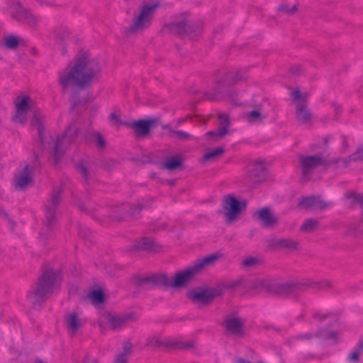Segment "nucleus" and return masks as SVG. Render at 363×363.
<instances>
[{
    "mask_svg": "<svg viewBox=\"0 0 363 363\" xmlns=\"http://www.w3.org/2000/svg\"><path fill=\"white\" fill-rule=\"evenodd\" d=\"M101 67L97 59L82 50L65 69L58 73V84L62 91L85 89L99 80Z\"/></svg>",
    "mask_w": 363,
    "mask_h": 363,
    "instance_id": "nucleus-1",
    "label": "nucleus"
},
{
    "mask_svg": "<svg viewBox=\"0 0 363 363\" xmlns=\"http://www.w3.org/2000/svg\"><path fill=\"white\" fill-rule=\"evenodd\" d=\"M43 115L38 111L34 113L31 119V124L37 127L40 138V145L43 150H47L54 155L55 162L63 155L65 150L72 143L79 133V128L75 122L72 123L65 133L54 140L51 137L43 135Z\"/></svg>",
    "mask_w": 363,
    "mask_h": 363,
    "instance_id": "nucleus-2",
    "label": "nucleus"
},
{
    "mask_svg": "<svg viewBox=\"0 0 363 363\" xmlns=\"http://www.w3.org/2000/svg\"><path fill=\"white\" fill-rule=\"evenodd\" d=\"M62 279L59 272L48 269L39 277L35 286L27 295V300L33 308L41 305L60 287Z\"/></svg>",
    "mask_w": 363,
    "mask_h": 363,
    "instance_id": "nucleus-3",
    "label": "nucleus"
},
{
    "mask_svg": "<svg viewBox=\"0 0 363 363\" xmlns=\"http://www.w3.org/2000/svg\"><path fill=\"white\" fill-rule=\"evenodd\" d=\"M159 3H144L133 13L132 22L125 29L127 35H135L149 29L154 21Z\"/></svg>",
    "mask_w": 363,
    "mask_h": 363,
    "instance_id": "nucleus-4",
    "label": "nucleus"
},
{
    "mask_svg": "<svg viewBox=\"0 0 363 363\" xmlns=\"http://www.w3.org/2000/svg\"><path fill=\"white\" fill-rule=\"evenodd\" d=\"M218 258V256L212 254L201 260L196 262L192 266L186 269L177 272L174 275V281L170 279L169 287L177 288L184 285L190 281L196 274L201 272L207 266L213 264Z\"/></svg>",
    "mask_w": 363,
    "mask_h": 363,
    "instance_id": "nucleus-5",
    "label": "nucleus"
},
{
    "mask_svg": "<svg viewBox=\"0 0 363 363\" xmlns=\"http://www.w3.org/2000/svg\"><path fill=\"white\" fill-rule=\"evenodd\" d=\"M62 192V188L61 186L55 188L45 203V218L43 227L40 232L41 236H46L57 223V208L60 202Z\"/></svg>",
    "mask_w": 363,
    "mask_h": 363,
    "instance_id": "nucleus-6",
    "label": "nucleus"
},
{
    "mask_svg": "<svg viewBox=\"0 0 363 363\" xmlns=\"http://www.w3.org/2000/svg\"><path fill=\"white\" fill-rule=\"evenodd\" d=\"M292 102L295 106V118L296 121L307 127L313 123V114L308 108V94L301 93L298 89L291 91Z\"/></svg>",
    "mask_w": 363,
    "mask_h": 363,
    "instance_id": "nucleus-7",
    "label": "nucleus"
},
{
    "mask_svg": "<svg viewBox=\"0 0 363 363\" xmlns=\"http://www.w3.org/2000/svg\"><path fill=\"white\" fill-rule=\"evenodd\" d=\"M164 30L179 35H187L191 38L194 34L197 35L201 33V28L188 18L187 13L174 16L171 22L164 26Z\"/></svg>",
    "mask_w": 363,
    "mask_h": 363,
    "instance_id": "nucleus-8",
    "label": "nucleus"
},
{
    "mask_svg": "<svg viewBox=\"0 0 363 363\" xmlns=\"http://www.w3.org/2000/svg\"><path fill=\"white\" fill-rule=\"evenodd\" d=\"M246 202L236 199L233 194L225 196L222 199V211L225 223L230 225L235 222L242 211L246 208Z\"/></svg>",
    "mask_w": 363,
    "mask_h": 363,
    "instance_id": "nucleus-9",
    "label": "nucleus"
},
{
    "mask_svg": "<svg viewBox=\"0 0 363 363\" xmlns=\"http://www.w3.org/2000/svg\"><path fill=\"white\" fill-rule=\"evenodd\" d=\"M298 163L302 177L308 180L315 169L325 164V160L320 154L301 155L298 157Z\"/></svg>",
    "mask_w": 363,
    "mask_h": 363,
    "instance_id": "nucleus-10",
    "label": "nucleus"
},
{
    "mask_svg": "<svg viewBox=\"0 0 363 363\" xmlns=\"http://www.w3.org/2000/svg\"><path fill=\"white\" fill-rule=\"evenodd\" d=\"M133 318L131 313L123 315H113L107 312L101 314L98 322L101 329L104 328V324L108 323L113 330H118L126 325Z\"/></svg>",
    "mask_w": 363,
    "mask_h": 363,
    "instance_id": "nucleus-11",
    "label": "nucleus"
},
{
    "mask_svg": "<svg viewBox=\"0 0 363 363\" xmlns=\"http://www.w3.org/2000/svg\"><path fill=\"white\" fill-rule=\"evenodd\" d=\"M245 320L239 316L235 311H232L224 318L225 329L228 333L236 337L244 335L243 327Z\"/></svg>",
    "mask_w": 363,
    "mask_h": 363,
    "instance_id": "nucleus-12",
    "label": "nucleus"
},
{
    "mask_svg": "<svg viewBox=\"0 0 363 363\" xmlns=\"http://www.w3.org/2000/svg\"><path fill=\"white\" fill-rule=\"evenodd\" d=\"M136 285L147 289L154 286L169 287L170 279L164 274H154L145 277H138Z\"/></svg>",
    "mask_w": 363,
    "mask_h": 363,
    "instance_id": "nucleus-13",
    "label": "nucleus"
},
{
    "mask_svg": "<svg viewBox=\"0 0 363 363\" xmlns=\"http://www.w3.org/2000/svg\"><path fill=\"white\" fill-rule=\"evenodd\" d=\"M301 292H304L303 280L291 282L274 281L273 294L284 296Z\"/></svg>",
    "mask_w": 363,
    "mask_h": 363,
    "instance_id": "nucleus-14",
    "label": "nucleus"
},
{
    "mask_svg": "<svg viewBox=\"0 0 363 363\" xmlns=\"http://www.w3.org/2000/svg\"><path fill=\"white\" fill-rule=\"evenodd\" d=\"M332 203L324 201L319 196H310L302 198L298 202V206L308 211L325 210L331 206Z\"/></svg>",
    "mask_w": 363,
    "mask_h": 363,
    "instance_id": "nucleus-15",
    "label": "nucleus"
},
{
    "mask_svg": "<svg viewBox=\"0 0 363 363\" xmlns=\"http://www.w3.org/2000/svg\"><path fill=\"white\" fill-rule=\"evenodd\" d=\"M221 295V290L216 289L215 287L199 291H192L190 294V298L192 301L196 303H202L205 305L211 302L215 297L220 296Z\"/></svg>",
    "mask_w": 363,
    "mask_h": 363,
    "instance_id": "nucleus-16",
    "label": "nucleus"
},
{
    "mask_svg": "<svg viewBox=\"0 0 363 363\" xmlns=\"http://www.w3.org/2000/svg\"><path fill=\"white\" fill-rule=\"evenodd\" d=\"M267 169L262 162L257 161L248 166L247 178L252 183H259L265 180Z\"/></svg>",
    "mask_w": 363,
    "mask_h": 363,
    "instance_id": "nucleus-17",
    "label": "nucleus"
},
{
    "mask_svg": "<svg viewBox=\"0 0 363 363\" xmlns=\"http://www.w3.org/2000/svg\"><path fill=\"white\" fill-rule=\"evenodd\" d=\"M145 206L139 204L138 206L129 203L123 204L112 211V216L118 220L125 219L128 216H133L138 213Z\"/></svg>",
    "mask_w": 363,
    "mask_h": 363,
    "instance_id": "nucleus-18",
    "label": "nucleus"
},
{
    "mask_svg": "<svg viewBox=\"0 0 363 363\" xmlns=\"http://www.w3.org/2000/svg\"><path fill=\"white\" fill-rule=\"evenodd\" d=\"M65 323L68 333L72 336L74 335L83 325L82 318L79 315L74 311L67 314Z\"/></svg>",
    "mask_w": 363,
    "mask_h": 363,
    "instance_id": "nucleus-19",
    "label": "nucleus"
},
{
    "mask_svg": "<svg viewBox=\"0 0 363 363\" xmlns=\"http://www.w3.org/2000/svg\"><path fill=\"white\" fill-rule=\"evenodd\" d=\"M268 242L271 247L277 250L293 251L298 250L299 245L296 240L291 238H272Z\"/></svg>",
    "mask_w": 363,
    "mask_h": 363,
    "instance_id": "nucleus-20",
    "label": "nucleus"
},
{
    "mask_svg": "<svg viewBox=\"0 0 363 363\" xmlns=\"http://www.w3.org/2000/svg\"><path fill=\"white\" fill-rule=\"evenodd\" d=\"M31 182V168L28 164H26L15 177L16 188L18 190H24L30 185Z\"/></svg>",
    "mask_w": 363,
    "mask_h": 363,
    "instance_id": "nucleus-21",
    "label": "nucleus"
},
{
    "mask_svg": "<svg viewBox=\"0 0 363 363\" xmlns=\"http://www.w3.org/2000/svg\"><path fill=\"white\" fill-rule=\"evenodd\" d=\"M258 220L262 221L266 227H270L277 223V218L272 213L268 207L258 209L255 212Z\"/></svg>",
    "mask_w": 363,
    "mask_h": 363,
    "instance_id": "nucleus-22",
    "label": "nucleus"
},
{
    "mask_svg": "<svg viewBox=\"0 0 363 363\" xmlns=\"http://www.w3.org/2000/svg\"><path fill=\"white\" fill-rule=\"evenodd\" d=\"M274 281L267 279H259L253 281L251 284V289L269 293L274 292Z\"/></svg>",
    "mask_w": 363,
    "mask_h": 363,
    "instance_id": "nucleus-23",
    "label": "nucleus"
},
{
    "mask_svg": "<svg viewBox=\"0 0 363 363\" xmlns=\"http://www.w3.org/2000/svg\"><path fill=\"white\" fill-rule=\"evenodd\" d=\"M26 10L21 3L18 1H11L9 4L8 11L11 17L19 22L22 18L23 13Z\"/></svg>",
    "mask_w": 363,
    "mask_h": 363,
    "instance_id": "nucleus-24",
    "label": "nucleus"
},
{
    "mask_svg": "<svg viewBox=\"0 0 363 363\" xmlns=\"http://www.w3.org/2000/svg\"><path fill=\"white\" fill-rule=\"evenodd\" d=\"M154 122L155 121L152 119L140 120L132 123L131 128L137 135H145L149 133L150 127Z\"/></svg>",
    "mask_w": 363,
    "mask_h": 363,
    "instance_id": "nucleus-25",
    "label": "nucleus"
},
{
    "mask_svg": "<svg viewBox=\"0 0 363 363\" xmlns=\"http://www.w3.org/2000/svg\"><path fill=\"white\" fill-rule=\"evenodd\" d=\"M246 78L247 77L241 70L237 72H229L225 75L223 80L219 82V84L220 86H229L245 80Z\"/></svg>",
    "mask_w": 363,
    "mask_h": 363,
    "instance_id": "nucleus-26",
    "label": "nucleus"
},
{
    "mask_svg": "<svg viewBox=\"0 0 363 363\" xmlns=\"http://www.w3.org/2000/svg\"><path fill=\"white\" fill-rule=\"evenodd\" d=\"M304 291L307 289L311 288L313 289L318 290H326L330 289L333 286L332 283L329 280H321V281H313L311 279L303 280Z\"/></svg>",
    "mask_w": 363,
    "mask_h": 363,
    "instance_id": "nucleus-27",
    "label": "nucleus"
},
{
    "mask_svg": "<svg viewBox=\"0 0 363 363\" xmlns=\"http://www.w3.org/2000/svg\"><path fill=\"white\" fill-rule=\"evenodd\" d=\"M53 34L59 43L64 44L70 39L71 31L67 26H60L54 28Z\"/></svg>",
    "mask_w": 363,
    "mask_h": 363,
    "instance_id": "nucleus-28",
    "label": "nucleus"
},
{
    "mask_svg": "<svg viewBox=\"0 0 363 363\" xmlns=\"http://www.w3.org/2000/svg\"><path fill=\"white\" fill-rule=\"evenodd\" d=\"M40 19L39 16L35 15L29 9H26L19 23L35 28L38 26Z\"/></svg>",
    "mask_w": 363,
    "mask_h": 363,
    "instance_id": "nucleus-29",
    "label": "nucleus"
},
{
    "mask_svg": "<svg viewBox=\"0 0 363 363\" xmlns=\"http://www.w3.org/2000/svg\"><path fill=\"white\" fill-rule=\"evenodd\" d=\"M146 345L147 347L152 349H156L161 347H170V340H162L159 336L154 335L147 338Z\"/></svg>",
    "mask_w": 363,
    "mask_h": 363,
    "instance_id": "nucleus-30",
    "label": "nucleus"
},
{
    "mask_svg": "<svg viewBox=\"0 0 363 363\" xmlns=\"http://www.w3.org/2000/svg\"><path fill=\"white\" fill-rule=\"evenodd\" d=\"M262 263V261L261 258L258 257L248 256L241 261L240 265L242 269L250 270L255 269Z\"/></svg>",
    "mask_w": 363,
    "mask_h": 363,
    "instance_id": "nucleus-31",
    "label": "nucleus"
},
{
    "mask_svg": "<svg viewBox=\"0 0 363 363\" xmlns=\"http://www.w3.org/2000/svg\"><path fill=\"white\" fill-rule=\"evenodd\" d=\"M182 164L181 159L176 157H171L162 163V167L169 171H173L178 169Z\"/></svg>",
    "mask_w": 363,
    "mask_h": 363,
    "instance_id": "nucleus-32",
    "label": "nucleus"
},
{
    "mask_svg": "<svg viewBox=\"0 0 363 363\" xmlns=\"http://www.w3.org/2000/svg\"><path fill=\"white\" fill-rule=\"evenodd\" d=\"M245 118L250 123H262L265 116L258 110H253L245 114Z\"/></svg>",
    "mask_w": 363,
    "mask_h": 363,
    "instance_id": "nucleus-33",
    "label": "nucleus"
},
{
    "mask_svg": "<svg viewBox=\"0 0 363 363\" xmlns=\"http://www.w3.org/2000/svg\"><path fill=\"white\" fill-rule=\"evenodd\" d=\"M195 345V342L194 340H186V341H173L170 340V347L182 350H189L193 349Z\"/></svg>",
    "mask_w": 363,
    "mask_h": 363,
    "instance_id": "nucleus-34",
    "label": "nucleus"
},
{
    "mask_svg": "<svg viewBox=\"0 0 363 363\" xmlns=\"http://www.w3.org/2000/svg\"><path fill=\"white\" fill-rule=\"evenodd\" d=\"M33 101L28 96H23L21 99L18 98L16 101V108L20 111L28 112L31 109Z\"/></svg>",
    "mask_w": 363,
    "mask_h": 363,
    "instance_id": "nucleus-35",
    "label": "nucleus"
},
{
    "mask_svg": "<svg viewBox=\"0 0 363 363\" xmlns=\"http://www.w3.org/2000/svg\"><path fill=\"white\" fill-rule=\"evenodd\" d=\"M350 162V156H348L347 157L331 159L328 162V165L334 169H343L346 168Z\"/></svg>",
    "mask_w": 363,
    "mask_h": 363,
    "instance_id": "nucleus-36",
    "label": "nucleus"
},
{
    "mask_svg": "<svg viewBox=\"0 0 363 363\" xmlns=\"http://www.w3.org/2000/svg\"><path fill=\"white\" fill-rule=\"evenodd\" d=\"M318 225H319V222L318 220L313 219V218H309V219H306L303 223L300 229H301V231H302L303 233H311V232L314 231L315 230H316L318 227Z\"/></svg>",
    "mask_w": 363,
    "mask_h": 363,
    "instance_id": "nucleus-37",
    "label": "nucleus"
},
{
    "mask_svg": "<svg viewBox=\"0 0 363 363\" xmlns=\"http://www.w3.org/2000/svg\"><path fill=\"white\" fill-rule=\"evenodd\" d=\"M164 128L169 130V134L171 137L175 138L178 140H185L193 138V136L183 130H173L169 125H165Z\"/></svg>",
    "mask_w": 363,
    "mask_h": 363,
    "instance_id": "nucleus-38",
    "label": "nucleus"
},
{
    "mask_svg": "<svg viewBox=\"0 0 363 363\" xmlns=\"http://www.w3.org/2000/svg\"><path fill=\"white\" fill-rule=\"evenodd\" d=\"M219 119L220 121L218 126V135L220 137H223L228 133V128L230 125L228 116L226 114H220Z\"/></svg>",
    "mask_w": 363,
    "mask_h": 363,
    "instance_id": "nucleus-39",
    "label": "nucleus"
},
{
    "mask_svg": "<svg viewBox=\"0 0 363 363\" xmlns=\"http://www.w3.org/2000/svg\"><path fill=\"white\" fill-rule=\"evenodd\" d=\"M241 284V280L236 279V280H231L228 281L216 287V289H220L222 291V295L225 293L227 290H235L239 287V286Z\"/></svg>",
    "mask_w": 363,
    "mask_h": 363,
    "instance_id": "nucleus-40",
    "label": "nucleus"
},
{
    "mask_svg": "<svg viewBox=\"0 0 363 363\" xmlns=\"http://www.w3.org/2000/svg\"><path fill=\"white\" fill-rule=\"evenodd\" d=\"M154 242L152 238H143L134 245V247L136 250H148L152 248Z\"/></svg>",
    "mask_w": 363,
    "mask_h": 363,
    "instance_id": "nucleus-41",
    "label": "nucleus"
},
{
    "mask_svg": "<svg viewBox=\"0 0 363 363\" xmlns=\"http://www.w3.org/2000/svg\"><path fill=\"white\" fill-rule=\"evenodd\" d=\"M224 152V149L222 147H216L210 150L203 155V160H213L217 157H220Z\"/></svg>",
    "mask_w": 363,
    "mask_h": 363,
    "instance_id": "nucleus-42",
    "label": "nucleus"
},
{
    "mask_svg": "<svg viewBox=\"0 0 363 363\" xmlns=\"http://www.w3.org/2000/svg\"><path fill=\"white\" fill-rule=\"evenodd\" d=\"M89 297L94 303H101L104 300V293L101 290H94L89 294Z\"/></svg>",
    "mask_w": 363,
    "mask_h": 363,
    "instance_id": "nucleus-43",
    "label": "nucleus"
},
{
    "mask_svg": "<svg viewBox=\"0 0 363 363\" xmlns=\"http://www.w3.org/2000/svg\"><path fill=\"white\" fill-rule=\"evenodd\" d=\"M347 200H351L353 203H359L362 208V213L363 216V194H355L353 193L348 194L345 196Z\"/></svg>",
    "mask_w": 363,
    "mask_h": 363,
    "instance_id": "nucleus-44",
    "label": "nucleus"
},
{
    "mask_svg": "<svg viewBox=\"0 0 363 363\" xmlns=\"http://www.w3.org/2000/svg\"><path fill=\"white\" fill-rule=\"evenodd\" d=\"M4 41L6 47L12 50L16 49L19 44L18 38L13 35L6 37Z\"/></svg>",
    "mask_w": 363,
    "mask_h": 363,
    "instance_id": "nucleus-45",
    "label": "nucleus"
},
{
    "mask_svg": "<svg viewBox=\"0 0 363 363\" xmlns=\"http://www.w3.org/2000/svg\"><path fill=\"white\" fill-rule=\"evenodd\" d=\"M77 169L81 176L84 179L86 182H88L91 179V173L84 163L78 164Z\"/></svg>",
    "mask_w": 363,
    "mask_h": 363,
    "instance_id": "nucleus-46",
    "label": "nucleus"
},
{
    "mask_svg": "<svg viewBox=\"0 0 363 363\" xmlns=\"http://www.w3.org/2000/svg\"><path fill=\"white\" fill-rule=\"evenodd\" d=\"M277 11L279 12H281V13H287L289 15H291V14H294V13H296L298 11V7H297L296 5H294L291 7H289L286 4H281V5L278 6Z\"/></svg>",
    "mask_w": 363,
    "mask_h": 363,
    "instance_id": "nucleus-47",
    "label": "nucleus"
},
{
    "mask_svg": "<svg viewBox=\"0 0 363 363\" xmlns=\"http://www.w3.org/2000/svg\"><path fill=\"white\" fill-rule=\"evenodd\" d=\"M27 113L28 112L26 111H20L19 110H16V115L13 120L20 124H24L27 120Z\"/></svg>",
    "mask_w": 363,
    "mask_h": 363,
    "instance_id": "nucleus-48",
    "label": "nucleus"
},
{
    "mask_svg": "<svg viewBox=\"0 0 363 363\" xmlns=\"http://www.w3.org/2000/svg\"><path fill=\"white\" fill-rule=\"evenodd\" d=\"M350 160L351 162H363V147L357 149L350 155Z\"/></svg>",
    "mask_w": 363,
    "mask_h": 363,
    "instance_id": "nucleus-49",
    "label": "nucleus"
},
{
    "mask_svg": "<svg viewBox=\"0 0 363 363\" xmlns=\"http://www.w3.org/2000/svg\"><path fill=\"white\" fill-rule=\"evenodd\" d=\"M321 335L320 333H306L304 334L297 335L296 338L300 340H311L314 337H320Z\"/></svg>",
    "mask_w": 363,
    "mask_h": 363,
    "instance_id": "nucleus-50",
    "label": "nucleus"
},
{
    "mask_svg": "<svg viewBox=\"0 0 363 363\" xmlns=\"http://www.w3.org/2000/svg\"><path fill=\"white\" fill-rule=\"evenodd\" d=\"M93 138L98 148H104L106 146V140L99 133H94Z\"/></svg>",
    "mask_w": 363,
    "mask_h": 363,
    "instance_id": "nucleus-51",
    "label": "nucleus"
},
{
    "mask_svg": "<svg viewBox=\"0 0 363 363\" xmlns=\"http://www.w3.org/2000/svg\"><path fill=\"white\" fill-rule=\"evenodd\" d=\"M362 350L359 349V347L357 346L352 352L350 353V354L348 356V360L352 362H358L359 361V357L361 354Z\"/></svg>",
    "mask_w": 363,
    "mask_h": 363,
    "instance_id": "nucleus-52",
    "label": "nucleus"
},
{
    "mask_svg": "<svg viewBox=\"0 0 363 363\" xmlns=\"http://www.w3.org/2000/svg\"><path fill=\"white\" fill-rule=\"evenodd\" d=\"M133 352V345L129 341H126L123 343V352L121 353L125 354L128 356H130Z\"/></svg>",
    "mask_w": 363,
    "mask_h": 363,
    "instance_id": "nucleus-53",
    "label": "nucleus"
},
{
    "mask_svg": "<svg viewBox=\"0 0 363 363\" xmlns=\"http://www.w3.org/2000/svg\"><path fill=\"white\" fill-rule=\"evenodd\" d=\"M129 356L120 353L118 354L114 360V363H128Z\"/></svg>",
    "mask_w": 363,
    "mask_h": 363,
    "instance_id": "nucleus-54",
    "label": "nucleus"
},
{
    "mask_svg": "<svg viewBox=\"0 0 363 363\" xmlns=\"http://www.w3.org/2000/svg\"><path fill=\"white\" fill-rule=\"evenodd\" d=\"M71 108L74 109L79 104V101L77 99V94H73L70 98Z\"/></svg>",
    "mask_w": 363,
    "mask_h": 363,
    "instance_id": "nucleus-55",
    "label": "nucleus"
},
{
    "mask_svg": "<svg viewBox=\"0 0 363 363\" xmlns=\"http://www.w3.org/2000/svg\"><path fill=\"white\" fill-rule=\"evenodd\" d=\"M290 71L292 74L298 75L302 72V67L300 65H294L291 67Z\"/></svg>",
    "mask_w": 363,
    "mask_h": 363,
    "instance_id": "nucleus-56",
    "label": "nucleus"
},
{
    "mask_svg": "<svg viewBox=\"0 0 363 363\" xmlns=\"http://www.w3.org/2000/svg\"><path fill=\"white\" fill-rule=\"evenodd\" d=\"M235 105H239L238 100L235 98V93L230 92L228 96Z\"/></svg>",
    "mask_w": 363,
    "mask_h": 363,
    "instance_id": "nucleus-57",
    "label": "nucleus"
},
{
    "mask_svg": "<svg viewBox=\"0 0 363 363\" xmlns=\"http://www.w3.org/2000/svg\"><path fill=\"white\" fill-rule=\"evenodd\" d=\"M206 135H208V136H214L216 140L223 138V137H220L219 136V135H218V129L217 130L208 131V133H206Z\"/></svg>",
    "mask_w": 363,
    "mask_h": 363,
    "instance_id": "nucleus-58",
    "label": "nucleus"
},
{
    "mask_svg": "<svg viewBox=\"0 0 363 363\" xmlns=\"http://www.w3.org/2000/svg\"><path fill=\"white\" fill-rule=\"evenodd\" d=\"M328 315L321 314L320 313H315L313 315L314 318L318 319L320 321L325 320L327 318Z\"/></svg>",
    "mask_w": 363,
    "mask_h": 363,
    "instance_id": "nucleus-59",
    "label": "nucleus"
},
{
    "mask_svg": "<svg viewBox=\"0 0 363 363\" xmlns=\"http://www.w3.org/2000/svg\"><path fill=\"white\" fill-rule=\"evenodd\" d=\"M38 3H39L40 5H47V6H51V4L49 1H46L44 0H35Z\"/></svg>",
    "mask_w": 363,
    "mask_h": 363,
    "instance_id": "nucleus-60",
    "label": "nucleus"
},
{
    "mask_svg": "<svg viewBox=\"0 0 363 363\" xmlns=\"http://www.w3.org/2000/svg\"><path fill=\"white\" fill-rule=\"evenodd\" d=\"M186 118H186H180L177 121V126L180 125L182 123H183L184 122H185L186 121Z\"/></svg>",
    "mask_w": 363,
    "mask_h": 363,
    "instance_id": "nucleus-61",
    "label": "nucleus"
},
{
    "mask_svg": "<svg viewBox=\"0 0 363 363\" xmlns=\"http://www.w3.org/2000/svg\"><path fill=\"white\" fill-rule=\"evenodd\" d=\"M111 118L113 120H116V121H117V120H118V116H117L115 113H111Z\"/></svg>",
    "mask_w": 363,
    "mask_h": 363,
    "instance_id": "nucleus-62",
    "label": "nucleus"
},
{
    "mask_svg": "<svg viewBox=\"0 0 363 363\" xmlns=\"http://www.w3.org/2000/svg\"><path fill=\"white\" fill-rule=\"evenodd\" d=\"M358 347L362 351L363 350V340L358 344Z\"/></svg>",
    "mask_w": 363,
    "mask_h": 363,
    "instance_id": "nucleus-63",
    "label": "nucleus"
},
{
    "mask_svg": "<svg viewBox=\"0 0 363 363\" xmlns=\"http://www.w3.org/2000/svg\"><path fill=\"white\" fill-rule=\"evenodd\" d=\"M326 337L327 338H333V337H335V333H330Z\"/></svg>",
    "mask_w": 363,
    "mask_h": 363,
    "instance_id": "nucleus-64",
    "label": "nucleus"
}]
</instances>
